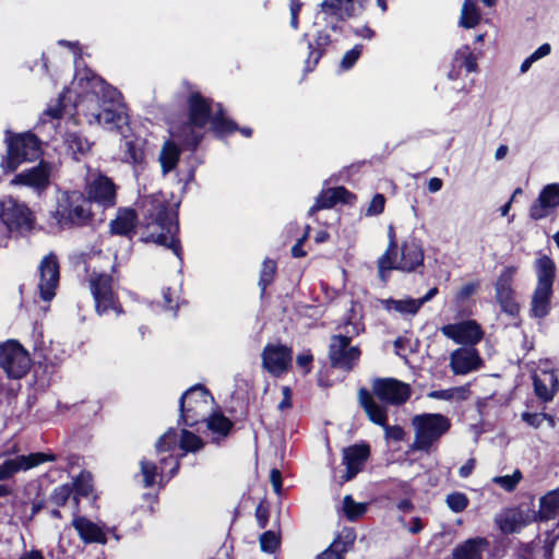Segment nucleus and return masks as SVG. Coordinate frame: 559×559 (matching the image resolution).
Returning <instances> with one entry per match:
<instances>
[{
    "instance_id": "nucleus-1",
    "label": "nucleus",
    "mask_w": 559,
    "mask_h": 559,
    "mask_svg": "<svg viewBox=\"0 0 559 559\" xmlns=\"http://www.w3.org/2000/svg\"><path fill=\"white\" fill-rule=\"evenodd\" d=\"M178 207L179 203L171 204L162 193L146 197L142 206L141 241L170 249L182 261L183 249L179 238Z\"/></svg>"
},
{
    "instance_id": "nucleus-2",
    "label": "nucleus",
    "mask_w": 559,
    "mask_h": 559,
    "mask_svg": "<svg viewBox=\"0 0 559 559\" xmlns=\"http://www.w3.org/2000/svg\"><path fill=\"white\" fill-rule=\"evenodd\" d=\"M7 154L2 156L0 167L3 174H10L17 169L24 162L37 159L41 151L40 139L32 131L13 133L7 131Z\"/></svg>"
},
{
    "instance_id": "nucleus-3",
    "label": "nucleus",
    "mask_w": 559,
    "mask_h": 559,
    "mask_svg": "<svg viewBox=\"0 0 559 559\" xmlns=\"http://www.w3.org/2000/svg\"><path fill=\"white\" fill-rule=\"evenodd\" d=\"M425 253L423 243L414 236L404 239L399 249H395L390 257L389 262L381 263L377 261L378 274L382 282H386L389 273L393 270L412 273L419 271L423 273Z\"/></svg>"
},
{
    "instance_id": "nucleus-4",
    "label": "nucleus",
    "mask_w": 559,
    "mask_h": 559,
    "mask_svg": "<svg viewBox=\"0 0 559 559\" xmlns=\"http://www.w3.org/2000/svg\"><path fill=\"white\" fill-rule=\"evenodd\" d=\"M213 402L214 397L205 385H192L179 399L178 425L199 430V425L206 420Z\"/></svg>"
},
{
    "instance_id": "nucleus-5",
    "label": "nucleus",
    "mask_w": 559,
    "mask_h": 559,
    "mask_svg": "<svg viewBox=\"0 0 559 559\" xmlns=\"http://www.w3.org/2000/svg\"><path fill=\"white\" fill-rule=\"evenodd\" d=\"M52 217L62 228L83 227L92 224L94 214L91 202L78 190L66 191L58 200Z\"/></svg>"
},
{
    "instance_id": "nucleus-6",
    "label": "nucleus",
    "mask_w": 559,
    "mask_h": 559,
    "mask_svg": "<svg viewBox=\"0 0 559 559\" xmlns=\"http://www.w3.org/2000/svg\"><path fill=\"white\" fill-rule=\"evenodd\" d=\"M415 439L412 449L429 453L435 443L451 428V420L440 413H423L412 419Z\"/></svg>"
},
{
    "instance_id": "nucleus-7",
    "label": "nucleus",
    "mask_w": 559,
    "mask_h": 559,
    "mask_svg": "<svg viewBox=\"0 0 559 559\" xmlns=\"http://www.w3.org/2000/svg\"><path fill=\"white\" fill-rule=\"evenodd\" d=\"M88 286L98 316L114 311L116 316L124 313L118 293L114 289V277L108 273L93 272L88 277Z\"/></svg>"
},
{
    "instance_id": "nucleus-8",
    "label": "nucleus",
    "mask_w": 559,
    "mask_h": 559,
    "mask_svg": "<svg viewBox=\"0 0 559 559\" xmlns=\"http://www.w3.org/2000/svg\"><path fill=\"white\" fill-rule=\"evenodd\" d=\"M0 219L9 231L21 235L32 233L36 226L35 213L26 203L13 197L0 201Z\"/></svg>"
},
{
    "instance_id": "nucleus-9",
    "label": "nucleus",
    "mask_w": 559,
    "mask_h": 559,
    "mask_svg": "<svg viewBox=\"0 0 559 559\" xmlns=\"http://www.w3.org/2000/svg\"><path fill=\"white\" fill-rule=\"evenodd\" d=\"M28 352L16 340L0 345V367L9 378L21 379L31 368Z\"/></svg>"
},
{
    "instance_id": "nucleus-10",
    "label": "nucleus",
    "mask_w": 559,
    "mask_h": 559,
    "mask_svg": "<svg viewBox=\"0 0 559 559\" xmlns=\"http://www.w3.org/2000/svg\"><path fill=\"white\" fill-rule=\"evenodd\" d=\"M350 343L352 336L337 334L331 337L328 356L332 368L350 372L357 366L361 350Z\"/></svg>"
},
{
    "instance_id": "nucleus-11",
    "label": "nucleus",
    "mask_w": 559,
    "mask_h": 559,
    "mask_svg": "<svg viewBox=\"0 0 559 559\" xmlns=\"http://www.w3.org/2000/svg\"><path fill=\"white\" fill-rule=\"evenodd\" d=\"M503 535L520 533L524 527L535 523L533 516V500L530 504H519L504 509L495 520Z\"/></svg>"
},
{
    "instance_id": "nucleus-12",
    "label": "nucleus",
    "mask_w": 559,
    "mask_h": 559,
    "mask_svg": "<svg viewBox=\"0 0 559 559\" xmlns=\"http://www.w3.org/2000/svg\"><path fill=\"white\" fill-rule=\"evenodd\" d=\"M372 393L383 403L394 406L405 404L412 396V388L395 378H376Z\"/></svg>"
},
{
    "instance_id": "nucleus-13",
    "label": "nucleus",
    "mask_w": 559,
    "mask_h": 559,
    "mask_svg": "<svg viewBox=\"0 0 559 559\" xmlns=\"http://www.w3.org/2000/svg\"><path fill=\"white\" fill-rule=\"evenodd\" d=\"M118 186L111 178L104 174H98L85 187V197L92 203L97 204L103 210L112 209L118 201Z\"/></svg>"
},
{
    "instance_id": "nucleus-14",
    "label": "nucleus",
    "mask_w": 559,
    "mask_h": 559,
    "mask_svg": "<svg viewBox=\"0 0 559 559\" xmlns=\"http://www.w3.org/2000/svg\"><path fill=\"white\" fill-rule=\"evenodd\" d=\"M261 359L266 372L273 377H281L292 368L293 348L281 343H267L261 353Z\"/></svg>"
},
{
    "instance_id": "nucleus-15",
    "label": "nucleus",
    "mask_w": 559,
    "mask_h": 559,
    "mask_svg": "<svg viewBox=\"0 0 559 559\" xmlns=\"http://www.w3.org/2000/svg\"><path fill=\"white\" fill-rule=\"evenodd\" d=\"M214 99L204 96L200 91H191L186 98V117L189 123L204 129L214 112Z\"/></svg>"
},
{
    "instance_id": "nucleus-16",
    "label": "nucleus",
    "mask_w": 559,
    "mask_h": 559,
    "mask_svg": "<svg viewBox=\"0 0 559 559\" xmlns=\"http://www.w3.org/2000/svg\"><path fill=\"white\" fill-rule=\"evenodd\" d=\"M51 165L49 162H40L27 169L16 174L12 180V186H24L33 189L37 194L46 192L50 186Z\"/></svg>"
},
{
    "instance_id": "nucleus-17",
    "label": "nucleus",
    "mask_w": 559,
    "mask_h": 559,
    "mask_svg": "<svg viewBox=\"0 0 559 559\" xmlns=\"http://www.w3.org/2000/svg\"><path fill=\"white\" fill-rule=\"evenodd\" d=\"M441 333L455 344L474 347L484 337L481 325L475 320H465L443 325Z\"/></svg>"
},
{
    "instance_id": "nucleus-18",
    "label": "nucleus",
    "mask_w": 559,
    "mask_h": 559,
    "mask_svg": "<svg viewBox=\"0 0 559 559\" xmlns=\"http://www.w3.org/2000/svg\"><path fill=\"white\" fill-rule=\"evenodd\" d=\"M39 275V296L44 301H50L56 296L60 280V266L53 252L48 253L40 261Z\"/></svg>"
},
{
    "instance_id": "nucleus-19",
    "label": "nucleus",
    "mask_w": 559,
    "mask_h": 559,
    "mask_svg": "<svg viewBox=\"0 0 559 559\" xmlns=\"http://www.w3.org/2000/svg\"><path fill=\"white\" fill-rule=\"evenodd\" d=\"M342 463L345 465V473L341 476L342 483L354 479L365 467L370 457L371 449L369 443L361 441L343 449Z\"/></svg>"
},
{
    "instance_id": "nucleus-20",
    "label": "nucleus",
    "mask_w": 559,
    "mask_h": 559,
    "mask_svg": "<svg viewBox=\"0 0 559 559\" xmlns=\"http://www.w3.org/2000/svg\"><path fill=\"white\" fill-rule=\"evenodd\" d=\"M559 206V183L546 185L530 205L528 216L537 222L548 217Z\"/></svg>"
},
{
    "instance_id": "nucleus-21",
    "label": "nucleus",
    "mask_w": 559,
    "mask_h": 559,
    "mask_svg": "<svg viewBox=\"0 0 559 559\" xmlns=\"http://www.w3.org/2000/svg\"><path fill=\"white\" fill-rule=\"evenodd\" d=\"M533 391L543 409L559 392V378L555 370H542L532 374Z\"/></svg>"
},
{
    "instance_id": "nucleus-22",
    "label": "nucleus",
    "mask_w": 559,
    "mask_h": 559,
    "mask_svg": "<svg viewBox=\"0 0 559 559\" xmlns=\"http://www.w3.org/2000/svg\"><path fill=\"white\" fill-rule=\"evenodd\" d=\"M481 366L483 359L475 347H460L450 355V367L454 374H467Z\"/></svg>"
},
{
    "instance_id": "nucleus-23",
    "label": "nucleus",
    "mask_w": 559,
    "mask_h": 559,
    "mask_svg": "<svg viewBox=\"0 0 559 559\" xmlns=\"http://www.w3.org/2000/svg\"><path fill=\"white\" fill-rule=\"evenodd\" d=\"M139 223V215L132 207H119L116 217L109 224V233L115 236L132 238Z\"/></svg>"
},
{
    "instance_id": "nucleus-24",
    "label": "nucleus",
    "mask_w": 559,
    "mask_h": 559,
    "mask_svg": "<svg viewBox=\"0 0 559 559\" xmlns=\"http://www.w3.org/2000/svg\"><path fill=\"white\" fill-rule=\"evenodd\" d=\"M302 39L308 44V56L305 61V72H312L324 56L326 48L331 45V35L325 31H318L314 39H308V34L302 35Z\"/></svg>"
},
{
    "instance_id": "nucleus-25",
    "label": "nucleus",
    "mask_w": 559,
    "mask_h": 559,
    "mask_svg": "<svg viewBox=\"0 0 559 559\" xmlns=\"http://www.w3.org/2000/svg\"><path fill=\"white\" fill-rule=\"evenodd\" d=\"M209 130L215 139L225 140L234 134L238 129V123L228 117L222 103H216L214 112L209 121Z\"/></svg>"
},
{
    "instance_id": "nucleus-26",
    "label": "nucleus",
    "mask_w": 559,
    "mask_h": 559,
    "mask_svg": "<svg viewBox=\"0 0 559 559\" xmlns=\"http://www.w3.org/2000/svg\"><path fill=\"white\" fill-rule=\"evenodd\" d=\"M72 526L78 532V535L85 544H107V535L103 528L82 515H75L72 520Z\"/></svg>"
},
{
    "instance_id": "nucleus-27",
    "label": "nucleus",
    "mask_w": 559,
    "mask_h": 559,
    "mask_svg": "<svg viewBox=\"0 0 559 559\" xmlns=\"http://www.w3.org/2000/svg\"><path fill=\"white\" fill-rule=\"evenodd\" d=\"M206 429L212 435V442L219 443L222 440L228 438L235 427V423L226 417L222 411H213L206 416L204 420Z\"/></svg>"
},
{
    "instance_id": "nucleus-28",
    "label": "nucleus",
    "mask_w": 559,
    "mask_h": 559,
    "mask_svg": "<svg viewBox=\"0 0 559 559\" xmlns=\"http://www.w3.org/2000/svg\"><path fill=\"white\" fill-rule=\"evenodd\" d=\"M486 537L477 536L457 544L452 550V559H484V552L489 548Z\"/></svg>"
},
{
    "instance_id": "nucleus-29",
    "label": "nucleus",
    "mask_w": 559,
    "mask_h": 559,
    "mask_svg": "<svg viewBox=\"0 0 559 559\" xmlns=\"http://www.w3.org/2000/svg\"><path fill=\"white\" fill-rule=\"evenodd\" d=\"M358 400L360 406L364 408L369 420L378 426H385L388 421V411L385 406L378 404L366 388H360L358 391Z\"/></svg>"
},
{
    "instance_id": "nucleus-30",
    "label": "nucleus",
    "mask_w": 559,
    "mask_h": 559,
    "mask_svg": "<svg viewBox=\"0 0 559 559\" xmlns=\"http://www.w3.org/2000/svg\"><path fill=\"white\" fill-rule=\"evenodd\" d=\"M559 513V487L547 491L539 498V508L533 507L535 522H548L555 520Z\"/></svg>"
},
{
    "instance_id": "nucleus-31",
    "label": "nucleus",
    "mask_w": 559,
    "mask_h": 559,
    "mask_svg": "<svg viewBox=\"0 0 559 559\" xmlns=\"http://www.w3.org/2000/svg\"><path fill=\"white\" fill-rule=\"evenodd\" d=\"M554 288L536 286L531 300L530 316L536 319H545L551 311V297Z\"/></svg>"
},
{
    "instance_id": "nucleus-32",
    "label": "nucleus",
    "mask_w": 559,
    "mask_h": 559,
    "mask_svg": "<svg viewBox=\"0 0 559 559\" xmlns=\"http://www.w3.org/2000/svg\"><path fill=\"white\" fill-rule=\"evenodd\" d=\"M146 140L132 134L124 136L123 141V160L132 165H143L145 163Z\"/></svg>"
},
{
    "instance_id": "nucleus-33",
    "label": "nucleus",
    "mask_w": 559,
    "mask_h": 559,
    "mask_svg": "<svg viewBox=\"0 0 559 559\" xmlns=\"http://www.w3.org/2000/svg\"><path fill=\"white\" fill-rule=\"evenodd\" d=\"M355 0H323L320 4L321 12L333 16L337 21H345L355 15Z\"/></svg>"
},
{
    "instance_id": "nucleus-34",
    "label": "nucleus",
    "mask_w": 559,
    "mask_h": 559,
    "mask_svg": "<svg viewBox=\"0 0 559 559\" xmlns=\"http://www.w3.org/2000/svg\"><path fill=\"white\" fill-rule=\"evenodd\" d=\"M534 269L537 276L536 286L554 288L557 267L552 258L547 254L539 257L534 262Z\"/></svg>"
},
{
    "instance_id": "nucleus-35",
    "label": "nucleus",
    "mask_w": 559,
    "mask_h": 559,
    "mask_svg": "<svg viewBox=\"0 0 559 559\" xmlns=\"http://www.w3.org/2000/svg\"><path fill=\"white\" fill-rule=\"evenodd\" d=\"M180 155L181 148L176 142L171 140H167L164 142L158 158L162 167V173L164 175L173 171L177 167L180 159Z\"/></svg>"
},
{
    "instance_id": "nucleus-36",
    "label": "nucleus",
    "mask_w": 559,
    "mask_h": 559,
    "mask_svg": "<svg viewBox=\"0 0 559 559\" xmlns=\"http://www.w3.org/2000/svg\"><path fill=\"white\" fill-rule=\"evenodd\" d=\"M455 68H464L467 73L477 70V60L469 46L465 45L456 51L453 60V69ZM449 78L451 80H456L459 78V72H456L455 70L450 71Z\"/></svg>"
},
{
    "instance_id": "nucleus-37",
    "label": "nucleus",
    "mask_w": 559,
    "mask_h": 559,
    "mask_svg": "<svg viewBox=\"0 0 559 559\" xmlns=\"http://www.w3.org/2000/svg\"><path fill=\"white\" fill-rule=\"evenodd\" d=\"M64 145L73 158L79 160L80 156H84L91 151L93 143L82 132L73 131L64 134Z\"/></svg>"
},
{
    "instance_id": "nucleus-38",
    "label": "nucleus",
    "mask_w": 559,
    "mask_h": 559,
    "mask_svg": "<svg viewBox=\"0 0 559 559\" xmlns=\"http://www.w3.org/2000/svg\"><path fill=\"white\" fill-rule=\"evenodd\" d=\"M179 139L181 146L185 150L195 152L204 139V133L202 132V129H199L187 121L179 129Z\"/></svg>"
},
{
    "instance_id": "nucleus-39",
    "label": "nucleus",
    "mask_w": 559,
    "mask_h": 559,
    "mask_svg": "<svg viewBox=\"0 0 559 559\" xmlns=\"http://www.w3.org/2000/svg\"><path fill=\"white\" fill-rule=\"evenodd\" d=\"M385 310H394L402 316H415L420 310V302L417 299L407 297L405 299L388 298L382 301Z\"/></svg>"
},
{
    "instance_id": "nucleus-40",
    "label": "nucleus",
    "mask_w": 559,
    "mask_h": 559,
    "mask_svg": "<svg viewBox=\"0 0 559 559\" xmlns=\"http://www.w3.org/2000/svg\"><path fill=\"white\" fill-rule=\"evenodd\" d=\"M70 484V488H73V492L76 495H81L83 498H88L93 496V499L96 500L98 497L94 493V478L91 472L81 471L79 475L73 479Z\"/></svg>"
},
{
    "instance_id": "nucleus-41",
    "label": "nucleus",
    "mask_w": 559,
    "mask_h": 559,
    "mask_svg": "<svg viewBox=\"0 0 559 559\" xmlns=\"http://www.w3.org/2000/svg\"><path fill=\"white\" fill-rule=\"evenodd\" d=\"M277 275V263L271 258H265L262 262L258 285L260 287V296L264 298L266 289L272 285Z\"/></svg>"
},
{
    "instance_id": "nucleus-42",
    "label": "nucleus",
    "mask_w": 559,
    "mask_h": 559,
    "mask_svg": "<svg viewBox=\"0 0 559 559\" xmlns=\"http://www.w3.org/2000/svg\"><path fill=\"white\" fill-rule=\"evenodd\" d=\"M16 457L21 465V471H28L44 463L57 461V455L50 452H34L28 455H17Z\"/></svg>"
},
{
    "instance_id": "nucleus-43",
    "label": "nucleus",
    "mask_w": 559,
    "mask_h": 559,
    "mask_svg": "<svg viewBox=\"0 0 559 559\" xmlns=\"http://www.w3.org/2000/svg\"><path fill=\"white\" fill-rule=\"evenodd\" d=\"M480 19V12L475 2L473 0H464L459 22L460 26L466 29L473 28L479 23Z\"/></svg>"
},
{
    "instance_id": "nucleus-44",
    "label": "nucleus",
    "mask_w": 559,
    "mask_h": 559,
    "mask_svg": "<svg viewBox=\"0 0 559 559\" xmlns=\"http://www.w3.org/2000/svg\"><path fill=\"white\" fill-rule=\"evenodd\" d=\"M518 272V266L509 265L506 266L502 272L499 274L496 283H495V294L500 293H514L513 289V281L514 276Z\"/></svg>"
},
{
    "instance_id": "nucleus-45",
    "label": "nucleus",
    "mask_w": 559,
    "mask_h": 559,
    "mask_svg": "<svg viewBox=\"0 0 559 559\" xmlns=\"http://www.w3.org/2000/svg\"><path fill=\"white\" fill-rule=\"evenodd\" d=\"M140 469L143 476V486L145 488L153 487L157 483V476H159L158 484L162 486L163 476L159 475L158 467L154 462L146 459H142L140 461Z\"/></svg>"
},
{
    "instance_id": "nucleus-46",
    "label": "nucleus",
    "mask_w": 559,
    "mask_h": 559,
    "mask_svg": "<svg viewBox=\"0 0 559 559\" xmlns=\"http://www.w3.org/2000/svg\"><path fill=\"white\" fill-rule=\"evenodd\" d=\"M343 511L346 519L350 522H354L365 515L367 512V504L356 502L350 495H347L343 499Z\"/></svg>"
},
{
    "instance_id": "nucleus-47",
    "label": "nucleus",
    "mask_w": 559,
    "mask_h": 559,
    "mask_svg": "<svg viewBox=\"0 0 559 559\" xmlns=\"http://www.w3.org/2000/svg\"><path fill=\"white\" fill-rule=\"evenodd\" d=\"M495 298L499 304L502 312L511 317H518L520 314L521 307L520 304L515 300V292L495 294Z\"/></svg>"
},
{
    "instance_id": "nucleus-48",
    "label": "nucleus",
    "mask_w": 559,
    "mask_h": 559,
    "mask_svg": "<svg viewBox=\"0 0 559 559\" xmlns=\"http://www.w3.org/2000/svg\"><path fill=\"white\" fill-rule=\"evenodd\" d=\"M179 447L186 453H188V452H198L201 449H203L204 442L201 439V437H199L194 432L183 428L181 430V435H180Z\"/></svg>"
},
{
    "instance_id": "nucleus-49",
    "label": "nucleus",
    "mask_w": 559,
    "mask_h": 559,
    "mask_svg": "<svg viewBox=\"0 0 559 559\" xmlns=\"http://www.w3.org/2000/svg\"><path fill=\"white\" fill-rule=\"evenodd\" d=\"M336 205V199L334 194V189L329 188L322 190L320 194L317 197L314 204L309 209L308 215L313 216L317 212L323 209H332Z\"/></svg>"
},
{
    "instance_id": "nucleus-50",
    "label": "nucleus",
    "mask_w": 559,
    "mask_h": 559,
    "mask_svg": "<svg viewBox=\"0 0 559 559\" xmlns=\"http://www.w3.org/2000/svg\"><path fill=\"white\" fill-rule=\"evenodd\" d=\"M468 390L465 386H454L444 390H435L428 393V397L435 400H465L467 397Z\"/></svg>"
},
{
    "instance_id": "nucleus-51",
    "label": "nucleus",
    "mask_w": 559,
    "mask_h": 559,
    "mask_svg": "<svg viewBox=\"0 0 559 559\" xmlns=\"http://www.w3.org/2000/svg\"><path fill=\"white\" fill-rule=\"evenodd\" d=\"M73 493V488H70V484H62L57 487H55L49 495V502L53 504L57 508L64 507L68 501L71 499V496Z\"/></svg>"
},
{
    "instance_id": "nucleus-52",
    "label": "nucleus",
    "mask_w": 559,
    "mask_h": 559,
    "mask_svg": "<svg viewBox=\"0 0 559 559\" xmlns=\"http://www.w3.org/2000/svg\"><path fill=\"white\" fill-rule=\"evenodd\" d=\"M178 442V435L175 428H168V430L162 435L156 441L155 448L158 453L169 452L174 450Z\"/></svg>"
},
{
    "instance_id": "nucleus-53",
    "label": "nucleus",
    "mask_w": 559,
    "mask_h": 559,
    "mask_svg": "<svg viewBox=\"0 0 559 559\" xmlns=\"http://www.w3.org/2000/svg\"><path fill=\"white\" fill-rule=\"evenodd\" d=\"M95 118L98 123L119 127V123L122 120V112L116 108L107 107L102 109Z\"/></svg>"
},
{
    "instance_id": "nucleus-54",
    "label": "nucleus",
    "mask_w": 559,
    "mask_h": 559,
    "mask_svg": "<svg viewBox=\"0 0 559 559\" xmlns=\"http://www.w3.org/2000/svg\"><path fill=\"white\" fill-rule=\"evenodd\" d=\"M445 502L451 511L460 513L467 508L469 500L464 492L454 491L447 496Z\"/></svg>"
},
{
    "instance_id": "nucleus-55",
    "label": "nucleus",
    "mask_w": 559,
    "mask_h": 559,
    "mask_svg": "<svg viewBox=\"0 0 559 559\" xmlns=\"http://www.w3.org/2000/svg\"><path fill=\"white\" fill-rule=\"evenodd\" d=\"M522 473L516 469L512 475L497 476L493 478V483L499 485L508 492H512L522 479Z\"/></svg>"
},
{
    "instance_id": "nucleus-56",
    "label": "nucleus",
    "mask_w": 559,
    "mask_h": 559,
    "mask_svg": "<svg viewBox=\"0 0 559 559\" xmlns=\"http://www.w3.org/2000/svg\"><path fill=\"white\" fill-rule=\"evenodd\" d=\"M280 537L273 531H265L260 536V548L262 551L273 554L280 547Z\"/></svg>"
},
{
    "instance_id": "nucleus-57",
    "label": "nucleus",
    "mask_w": 559,
    "mask_h": 559,
    "mask_svg": "<svg viewBox=\"0 0 559 559\" xmlns=\"http://www.w3.org/2000/svg\"><path fill=\"white\" fill-rule=\"evenodd\" d=\"M362 50H364V45L356 44L352 49L347 50L344 53V56L341 60L340 67L343 70L352 69L355 66V63L358 61V59L360 58Z\"/></svg>"
},
{
    "instance_id": "nucleus-58",
    "label": "nucleus",
    "mask_w": 559,
    "mask_h": 559,
    "mask_svg": "<svg viewBox=\"0 0 559 559\" xmlns=\"http://www.w3.org/2000/svg\"><path fill=\"white\" fill-rule=\"evenodd\" d=\"M356 535L354 530H347L344 536H337L332 543H338L335 549L342 557L352 548L354 545Z\"/></svg>"
},
{
    "instance_id": "nucleus-59",
    "label": "nucleus",
    "mask_w": 559,
    "mask_h": 559,
    "mask_svg": "<svg viewBox=\"0 0 559 559\" xmlns=\"http://www.w3.org/2000/svg\"><path fill=\"white\" fill-rule=\"evenodd\" d=\"M388 239H389L388 247H386L385 251L378 259V260H381L382 264L389 262L390 257L393 253V251L395 249H399V246L401 245L397 241L395 228L393 225H389V227H388Z\"/></svg>"
},
{
    "instance_id": "nucleus-60",
    "label": "nucleus",
    "mask_w": 559,
    "mask_h": 559,
    "mask_svg": "<svg viewBox=\"0 0 559 559\" xmlns=\"http://www.w3.org/2000/svg\"><path fill=\"white\" fill-rule=\"evenodd\" d=\"M21 471L17 457L5 460L0 464V480H7Z\"/></svg>"
},
{
    "instance_id": "nucleus-61",
    "label": "nucleus",
    "mask_w": 559,
    "mask_h": 559,
    "mask_svg": "<svg viewBox=\"0 0 559 559\" xmlns=\"http://www.w3.org/2000/svg\"><path fill=\"white\" fill-rule=\"evenodd\" d=\"M559 539V534L555 533V530H548L545 532L544 539V559H554V549Z\"/></svg>"
},
{
    "instance_id": "nucleus-62",
    "label": "nucleus",
    "mask_w": 559,
    "mask_h": 559,
    "mask_svg": "<svg viewBox=\"0 0 559 559\" xmlns=\"http://www.w3.org/2000/svg\"><path fill=\"white\" fill-rule=\"evenodd\" d=\"M254 514H255L258 526L262 530L265 528L269 524V519H270V504L265 499L261 500L258 503Z\"/></svg>"
},
{
    "instance_id": "nucleus-63",
    "label": "nucleus",
    "mask_w": 559,
    "mask_h": 559,
    "mask_svg": "<svg viewBox=\"0 0 559 559\" xmlns=\"http://www.w3.org/2000/svg\"><path fill=\"white\" fill-rule=\"evenodd\" d=\"M385 207V197L382 193H376L371 199L366 216H377L383 213Z\"/></svg>"
},
{
    "instance_id": "nucleus-64",
    "label": "nucleus",
    "mask_w": 559,
    "mask_h": 559,
    "mask_svg": "<svg viewBox=\"0 0 559 559\" xmlns=\"http://www.w3.org/2000/svg\"><path fill=\"white\" fill-rule=\"evenodd\" d=\"M313 360V354L311 349L308 348L297 355L296 365L304 370V374H308L312 370Z\"/></svg>"
}]
</instances>
